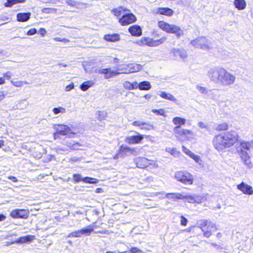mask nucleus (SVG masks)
<instances>
[{"instance_id":"nucleus-24","label":"nucleus","mask_w":253,"mask_h":253,"mask_svg":"<svg viewBox=\"0 0 253 253\" xmlns=\"http://www.w3.org/2000/svg\"><path fill=\"white\" fill-rule=\"evenodd\" d=\"M104 39L109 42H116L120 40V36L119 34H108L104 36Z\"/></svg>"},{"instance_id":"nucleus-27","label":"nucleus","mask_w":253,"mask_h":253,"mask_svg":"<svg viewBox=\"0 0 253 253\" xmlns=\"http://www.w3.org/2000/svg\"><path fill=\"white\" fill-rule=\"evenodd\" d=\"M229 127V124L226 122H222L218 124L215 128L216 131H227Z\"/></svg>"},{"instance_id":"nucleus-8","label":"nucleus","mask_w":253,"mask_h":253,"mask_svg":"<svg viewBox=\"0 0 253 253\" xmlns=\"http://www.w3.org/2000/svg\"><path fill=\"white\" fill-rule=\"evenodd\" d=\"M135 164L138 168L146 169L149 171L155 169L158 167L156 161L148 159L145 157L137 158L135 161Z\"/></svg>"},{"instance_id":"nucleus-52","label":"nucleus","mask_w":253,"mask_h":253,"mask_svg":"<svg viewBox=\"0 0 253 253\" xmlns=\"http://www.w3.org/2000/svg\"><path fill=\"white\" fill-rule=\"evenodd\" d=\"M195 227V226H192L189 227L184 229L183 230V231L187 232V233H190L192 232L193 228H194Z\"/></svg>"},{"instance_id":"nucleus-63","label":"nucleus","mask_w":253,"mask_h":253,"mask_svg":"<svg viewBox=\"0 0 253 253\" xmlns=\"http://www.w3.org/2000/svg\"><path fill=\"white\" fill-rule=\"evenodd\" d=\"M97 233H101V234H102V233H105V232H103V231H98V232H97Z\"/></svg>"},{"instance_id":"nucleus-60","label":"nucleus","mask_w":253,"mask_h":253,"mask_svg":"<svg viewBox=\"0 0 253 253\" xmlns=\"http://www.w3.org/2000/svg\"><path fill=\"white\" fill-rule=\"evenodd\" d=\"M73 2H74L70 0H69V1L68 2V4L70 5H73L74 4L72 3Z\"/></svg>"},{"instance_id":"nucleus-50","label":"nucleus","mask_w":253,"mask_h":253,"mask_svg":"<svg viewBox=\"0 0 253 253\" xmlns=\"http://www.w3.org/2000/svg\"><path fill=\"white\" fill-rule=\"evenodd\" d=\"M7 178L8 179L11 180L13 182L16 183V182H18L17 178L16 177L14 176H11V175L8 176L7 177Z\"/></svg>"},{"instance_id":"nucleus-62","label":"nucleus","mask_w":253,"mask_h":253,"mask_svg":"<svg viewBox=\"0 0 253 253\" xmlns=\"http://www.w3.org/2000/svg\"><path fill=\"white\" fill-rule=\"evenodd\" d=\"M114 62L118 63L119 61V59L117 58H115L114 59Z\"/></svg>"},{"instance_id":"nucleus-38","label":"nucleus","mask_w":253,"mask_h":253,"mask_svg":"<svg viewBox=\"0 0 253 253\" xmlns=\"http://www.w3.org/2000/svg\"><path fill=\"white\" fill-rule=\"evenodd\" d=\"M152 112L157 115H160L163 117H166V115L165 114V111L164 109H153L152 110Z\"/></svg>"},{"instance_id":"nucleus-42","label":"nucleus","mask_w":253,"mask_h":253,"mask_svg":"<svg viewBox=\"0 0 253 253\" xmlns=\"http://www.w3.org/2000/svg\"><path fill=\"white\" fill-rule=\"evenodd\" d=\"M131 253H143V251L136 247H131L129 250Z\"/></svg>"},{"instance_id":"nucleus-19","label":"nucleus","mask_w":253,"mask_h":253,"mask_svg":"<svg viewBox=\"0 0 253 253\" xmlns=\"http://www.w3.org/2000/svg\"><path fill=\"white\" fill-rule=\"evenodd\" d=\"M128 31L129 34L133 37H140L142 35V29L138 25H133L130 26L128 29Z\"/></svg>"},{"instance_id":"nucleus-11","label":"nucleus","mask_w":253,"mask_h":253,"mask_svg":"<svg viewBox=\"0 0 253 253\" xmlns=\"http://www.w3.org/2000/svg\"><path fill=\"white\" fill-rule=\"evenodd\" d=\"M191 44L195 48L202 49H209L210 46L205 37H198L191 42Z\"/></svg>"},{"instance_id":"nucleus-14","label":"nucleus","mask_w":253,"mask_h":253,"mask_svg":"<svg viewBox=\"0 0 253 253\" xmlns=\"http://www.w3.org/2000/svg\"><path fill=\"white\" fill-rule=\"evenodd\" d=\"M132 125L135 127H138L140 129L145 131H150L154 129V126L145 122L134 121L132 123Z\"/></svg>"},{"instance_id":"nucleus-6","label":"nucleus","mask_w":253,"mask_h":253,"mask_svg":"<svg viewBox=\"0 0 253 253\" xmlns=\"http://www.w3.org/2000/svg\"><path fill=\"white\" fill-rule=\"evenodd\" d=\"M159 36L158 33H153V37H143L140 40V42L141 44L147 45L148 46H157L163 43L167 40L166 37H161L157 39Z\"/></svg>"},{"instance_id":"nucleus-41","label":"nucleus","mask_w":253,"mask_h":253,"mask_svg":"<svg viewBox=\"0 0 253 253\" xmlns=\"http://www.w3.org/2000/svg\"><path fill=\"white\" fill-rule=\"evenodd\" d=\"M188 220L184 216L181 215L180 216V225L182 226H185L187 225Z\"/></svg>"},{"instance_id":"nucleus-4","label":"nucleus","mask_w":253,"mask_h":253,"mask_svg":"<svg viewBox=\"0 0 253 253\" xmlns=\"http://www.w3.org/2000/svg\"><path fill=\"white\" fill-rule=\"evenodd\" d=\"M253 145V141H242L240 143V149L238 151V153L244 165L249 168L251 167V157L247 151H249Z\"/></svg>"},{"instance_id":"nucleus-26","label":"nucleus","mask_w":253,"mask_h":253,"mask_svg":"<svg viewBox=\"0 0 253 253\" xmlns=\"http://www.w3.org/2000/svg\"><path fill=\"white\" fill-rule=\"evenodd\" d=\"M166 197L173 202L183 199V195L180 193H168L166 194Z\"/></svg>"},{"instance_id":"nucleus-37","label":"nucleus","mask_w":253,"mask_h":253,"mask_svg":"<svg viewBox=\"0 0 253 253\" xmlns=\"http://www.w3.org/2000/svg\"><path fill=\"white\" fill-rule=\"evenodd\" d=\"M91 85L92 84L90 83L89 81L84 82L81 84L80 88L83 91H86L91 86Z\"/></svg>"},{"instance_id":"nucleus-5","label":"nucleus","mask_w":253,"mask_h":253,"mask_svg":"<svg viewBox=\"0 0 253 253\" xmlns=\"http://www.w3.org/2000/svg\"><path fill=\"white\" fill-rule=\"evenodd\" d=\"M158 26L167 33L175 34L177 38H180L184 35L183 30L176 25L170 24L164 21H159Z\"/></svg>"},{"instance_id":"nucleus-64","label":"nucleus","mask_w":253,"mask_h":253,"mask_svg":"<svg viewBox=\"0 0 253 253\" xmlns=\"http://www.w3.org/2000/svg\"><path fill=\"white\" fill-rule=\"evenodd\" d=\"M106 253H116L115 252H111V251H107L106 252Z\"/></svg>"},{"instance_id":"nucleus-46","label":"nucleus","mask_w":253,"mask_h":253,"mask_svg":"<svg viewBox=\"0 0 253 253\" xmlns=\"http://www.w3.org/2000/svg\"><path fill=\"white\" fill-rule=\"evenodd\" d=\"M54 40L56 42H68L70 41L67 39H65V38L61 39L59 37H56V38H54Z\"/></svg>"},{"instance_id":"nucleus-55","label":"nucleus","mask_w":253,"mask_h":253,"mask_svg":"<svg viewBox=\"0 0 253 253\" xmlns=\"http://www.w3.org/2000/svg\"><path fill=\"white\" fill-rule=\"evenodd\" d=\"M4 77H6L7 79H10L11 78L10 73L9 72L5 73L4 74Z\"/></svg>"},{"instance_id":"nucleus-47","label":"nucleus","mask_w":253,"mask_h":253,"mask_svg":"<svg viewBox=\"0 0 253 253\" xmlns=\"http://www.w3.org/2000/svg\"><path fill=\"white\" fill-rule=\"evenodd\" d=\"M182 150L187 155H188L190 157L192 155V154L193 153L192 152H191L190 150L186 148L185 146H182Z\"/></svg>"},{"instance_id":"nucleus-30","label":"nucleus","mask_w":253,"mask_h":253,"mask_svg":"<svg viewBox=\"0 0 253 253\" xmlns=\"http://www.w3.org/2000/svg\"><path fill=\"white\" fill-rule=\"evenodd\" d=\"M234 4L238 10H243L246 6V3L245 0H234Z\"/></svg>"},{"instance_id":"nucleus-9","label":"nucleus","mask_w":253,"mask_h":253,"mask_svg":"<svg viewBox=\"0 0 253 253\" xmlns=\"http://www.w3.org/2000/svg\"><path fill=\"white\" fill-rule=\"evenodd\" d=\"M175 136L181 141H190L194 138V134L190 129L180 128L174 131Z\"/></svg>"},{"instance_id":"nucleus-51","label":"nucleus","mask_w":253,"mask_h":253,"mask_svg":"<svg viewBox=\"0 0 253 253\" xmlns=\"http://www.w3.org/2000/svg\"><path fill=\"white\" fill-rule=\"evenodd\" d=\"M39 32L42 36H44L46 33V31L44 28H41L39 29Z\"/></svg>"},{"instance_id":"nucleus-43","label":"nucleus","mask_w":253,"mask_h":253,"mask_svg":"<svg viewBox=\"0 0 253 253\" xmlns=\"http://www.w3.org/2000/svg\"><path fill=\"white\" fill-rule=\"evenodd\" d=\"M37 32V29L35 28H31V29H29L27 31L26 34L28 36H32V35H34L35 34H36Z\"/></svg>"},{"instance_id":"nucleus-31","label":"nucleus","mask_w":253,"mask_h":253,"mask_svg":"<svg viewBox=\"0 0 253 253\" xmlns=\"http://www.w3.org/2000/svg\"><path fill=\"white\" fill-rule=\"evenodd\" d=\"M160 96L164 99H166L173 102L176 101V99L172 94L167 93L165 91L161 92L160 94Z\"/></svg>"},{"instance_id":"nucleus-2","label":"nucleus","mask_w":253,"mask_h":253,"mask_svg":"<svg viewBox=\"0 0 253 253\" xmlns=\"http://www.w3.org/2000/svg\"><path fill=\"white\" fill-rule=\"evenodd\" d=\"M208 76L212 81L217 80L224 86H230L235 82L234 75L227 72L223 68L217 67L212 69L208 73Z\"/></svg>"},{"instance_id":"nucleus-13","label":"nucleus","mask_w":253,"mask_h":253,"mask_svg":"<svg viewBox=\"0 0 253 253\" xmlns=\"http://www.w3.org/2000/svg\"><path fill=\"white\" fill-rule=\"evenodd\" d=\"M56 126L57 127H55V132L53 133L54 139L58 138L60 135H66L70 133L71 130L68 126L62 124Z\"/></svg>"},{"instance_id":"nucleus-33","label":"nucleus","mask_w":253,"mask_h":253,"mask_svg":"<svg viewBox=\"0 0 253 253\" xmlns=\"http://www.w3.org/2000/svg\"><path fill=\"white\" fill-rule=\"evenodd\" d=\"M81 236H89L93 231V228H82L80 229Z\"/></svg>"},{"instance_id":"nucleus-59","label":"nucleus","mask_w":253,"mask_h":253,"mask_svg":"<svg viewBox=\"0 0 253 253\" xmlns=\"http://www.w3.org/2000/svg\"><path fill=\"white\" fill-rule=\"evenodd\" d=\"M4 142L3 140H0V148H1L4 145Z\"/></svg>"},{"instance_id":"nucleus-53","label":"nucleus","mask_w":253,"mask_h":253,"mask_svg":"<svg viewBox=\"0 0 253 253\" xmlns=\"http://www.w3.org/2000/svg\"><path fill=\"white\" fill-rule=\"evenodd\" d=\"M5 97V93L4 91L0 90V102Z\"/></svg>"},{"instance_id":"nucleus-44","label":"nucleus","mask_w":253,"mask_h":253,"mask_svg":"<svg viewBox=\"0 0 253 253\" xmlns=\"http://www.w3.org/2000/svg\"><path fill=\"white\" fill-rule=\"evenodd\" d=\"M12 84L16 87H20L23 85V82L22 81H12Z\"/></svg>"},{"instance_id":"nucleus-16","label":"nucleus","mask_w":253,"mask_h":253,"mask_svg":"<svg viewBox=\"0 0 253 253\" xmlns=\"http://www.w3.org/2000/svg\"><path fill=\"white\" fill-rule=\"evenodd\" d=\"M135 151L134 148H131L127 146L122 145L118 150L117 154L115 156V158L119 157H123L127 155L128 153L132 154Z\"/></svg>"},{"instance_id":"nucleus-3","label":"nucleus","mask_w":253,"mask_h":253,"mask_svg":"<svg viewBox=\"0 0 253 253\" xmlns=\"http://www.w3.org/2000/svg\"><path fill=\"white\" fill-rule=\"evenodd\" d=\"M129 10L121 6L114 8L112 10L113 15L118 18V22L122 26H127L135 23L137 21L136 16Z\"/></svg>"},{"instance_id":"nucleus-40","label":"nucleus","mask_w":253,"mask_h":253,"mask_svg":"<svg viewBox=\"0 0 253 253\" xmlns=\"http://www.w3.org/2000/svg\"><path fill=\"white\" fill-rule=\"evenodd\" d=\"M65 109L62 107L54 108L53 109V112L54 114H57L59 113H64Z\"/></svg>"},{"instance_id":"nucleus-35","label":"nucleus","mask_w":253,"mask_h":253,"mask_svg":"<svg viewBox=\"0 0 253 253\" xmlns=\"http://www.w3.org/2000/svg\"><path fill=\"white\" fill-rule=\"evenodd\" d=\"M97 119L99 121L104 120L107 116V113L106 111H98L97 112Z\"/></svg>"},{"instance_id":"nucleus-18","label":"nucleus","mask_w":253,"mask_h":253,"mask_svg":"<svg viewBox=\"0 0 253 253\" xmlns=\"http://www.w3.org/2000/svg\"><path fill=\"white\" fill-rule=\"evenodd\" d=\"M237 188L239 190L245 195H251L253 194V187L244 182H242L240 184L237 185Z\"/></svg>"},{"instance_id":"nucleus-45","label":"nucleus","mask_w":253,"mask_h":253,"mask_svg":"<svg viewBox=\"0 0 253 253\" xmlns=\"http://www.w3.org/2000/svg\"><path fill=\"white\" fill-rule=\"evenodd\" d=\"M190 158L194 160L197 163H198L200 161H201L200 157L198 155L195 154L194 153L190 156Z\"/></svg>"},{"instance_id":"nucleus-39","label":"nucleus","mask_w":253,"mask_h":253,"mask_svg":"<svg viewBox=\"0 0 253 253\" xmlns=\"http://www.w3.org/2000/svg\"><path fill=\"white\" fill-rule=\"evenodd\" d=\"M73 176V181L75 183H78L81 181H83V178L81 177V176L80 174H74Z\"/></svg>"},{"instance_id":"nucleus-22","label":"nucleus","mask_w":253,"mask_h":253,"mask_svg":"<svg viewBox=\"0 0 253 253\" xmlns=\"http://www.w3.org/2000/svg\"><path fill=\"white\" fill-rule=\"evenodd\" d=\"M31 15V13L30 12L18 13L16 14V20L18 22H27L30 19Z\"/></svg>"},{"instance_id":"nucleus-10","label":"nucleus","mask_w":253,"mask_h":253,"mask_svg":"<svg viewBox=\"0 0 253 253\" xmlns=\"http://www.w3.org/2000/svg\"><path fill=\"white\" fill-rule=\"evenodd\" d=\"M176 180L185 185H192L193 183L192 175L186 171H179L175 174Z\"/></svg>"},{"instance_id":"nucleus-15","label":"nucleus","mask_w":253,"mask_h":253,"mask_svg":"<svg viewBox=\"0 0 253 253\" xmlns=\"http://www.w3.org/2000/svg\"><path fill=\"white\" fill-rule=\"evenodd\" d=\"M122 73L119 72V70H113L110 68H103L99 71V74L104 75V78L106 79L112 78Z\"/></svg>"},{"instance_id":"nucleus-25","label":"nucleus","mask_w":253,"mask_h":253,"mask_svg":"<svg viewBox=\"0 0 253 253\" xmlns=\"http://www.w3.org/2000/svg\"><path fill=\"white\" fill-rule=\"evenodd\" d=\"M173 123L175 125L174 127L173 131L181 128V126L185 124L186 120L184 118H180L179 117H175L172 119Z\"/></svg>"},{"instance_id":"nucleus-49","label":"nucleus","mask_w":253,"mask_h":253,"mask_svg":"<svg viewBox=\"0 0 253 253\" xmlns=\"http://www.w3.org/2000/svg\"><path fill=\"white\" fill-rule=\"evenodd\" d=\"M198 90L202 93H206V87L204 86H197V87Z\"/></svg>"},{"instance_id":"nucleus-48","label":"nucleus","mask_w":253,"mask_h":253,"mask_svg":"<svg viewBox=\"0 0 253 253\" xmlns=\"http://www.w3.org/2000/svg\"><path fill=\"white\" fill-rule=\"evenodd\" d=\"M74 87V84L73 82H71L69 84L67 85L65 87V90L67 91H70L72 89H73Z\"/></svg>"},{"instance_id":"nucleus-17","label":"nucleus","mask_w":253,"mask_h":253,"mask_svg":"<svg viewBox=\"0 0 253 253\" xmlns=\"http://www.w3.org/2000/svg\"><path fill=\"white\" fill-rule=\"evenodd\" d=\"M144 136L142 134H138L127 136L125 139V141L128 144H135L141 143Z\"/></svg>"},{"instance_id":"nucleus-54","label":"nucleus","mask_w":253,"mask_h":253,"mask_svg":"<svg viewBox=\"0 0 253 253\" xmlns=\"http://www.w3.org/2000/svg\"><path fill=\"white\" fill-rule=\"evenodd\" d=\"M6 216L2 213L0 214V222L5 220Z\"/></svg>"},{"instance_id":"nucleus-29","label":"nucleus","mask_w":253,"mask_h":253,"mask_svg":"<svg viewBox=\"0 0 253 253\" xmlns=\"http://www.w3.org/2000/svg\"><path fill=\"white\" fill-rule=\"evenodd\" d=\"M6 1L4 3L3 5L6 7H11L13 5L24 3L26 0H6Z\"/></svg>"},{"instance_id":"nucleus-32","label":"nucleus","mask_w":253,"mask_h":253,"mask_svg":"<svg viewBox=\"0 0 253 253\" xmlns=\"http://www.w3.org/2000/svg\"><path fill=\"white\" fill-rule=\"evenodd\" d=\"M138 87L140 90H149L151 88V84L148 81H143L138 84Z\"/></svg>"},{"instance_id":"nucleus-61","label":"nucleus","mask_w":253,"mask_h":253,"mask_svg":"<svg viewBox=\"0 0 253 253\" xmlns=\"http://www.w3.org/2000/svg\"><path fill=\"white\" fill-rule=\"evenodd\" d=\"M222 236V235L220 233H218L217 234H216V237L218 238L221 237Z\"/></svg>"},{"instance_id":"nucleus-23","label":"nucleus","mask_w":253,"mask_h":253,"mask_svg":"<svg viewBox=\"0 0 253 253\" xmlns=\"http://www.w3.org/2000/svg\"><path fill=\"white\" fill-rule=\"evenodd\" d=\"M157 13L167 16H171L173 13V10L169 7H158L157 9Z\"/></svg>"},{"instance_id":"nucleus-12","label":"nucleus","mask_w":253,"mask_h":253,"mask_svg":"<svg viewBox=\"0 0 253 253\" xmlns=\"http://www.w3.org/2000/svg\"><path fill=\"white\" fill-rule=\"evenodd\" d=\"M10 216L16 219H27L29 216V211L26 209H14L11 211Z\"/></svg>"},{"instance_id":"nucleus-1","label":"nucleus","mask_w":253,"mask_h":253,"mask_svg":"<svg viewBox=\"0 0 253 253\" xmlns=\"http://www.w3.org/2000/svg\"><path fill=\"white\" fill-rule=\"evenodd\" d=\"M239 135L233 131L220 133L214 136L212 144L214 148L218 151L230 148L239 140Z\"/></svg>"},{"instance_id":"nucleus-21","label":"nucleus","mask_w":253,"mask_h":253,"mask_svg":"<svg viewBox=\"0 0 253 253\" xmlns=\"http://www.w3.org/2000/svg\"><path fill=\"white\" fill-rule=\"evenodd\" d=\"M185 202L190 204H199L201 203V199L199 196L194 195H183V199Z\"/></svg>"},{"instance_id":"nucleus-34","label":"nucleus","mask_w":253,"mask_h":253,"mask_svg":"<svg viewBox=\"0 0 253 253\" xmlns=\"http://www.w3.org/2000/svg\"><path fill=\"white\" fill-rule=\"evenodd\" d=\"M83 181L85 183L96 184L98 182V180L89 177H85L83 178Z\"/></svg>"},{"instance_id":"nucleus-36","label":"nucleus","mask_w":253,"mask_h":253,"mask_svg":"<svg viewBox=\"0 0 253 253\" xmlns=\"http://www.w3.org/2000/svg\"><path fill=\"white\" fill-rule=\"evenodd\" d=\"M81 237L80 229L73 231L68 235V238H80Z\"/></svg>"},{"instance_id":"nucleus-56","label":"nucleus","mask_w":253,"mask_h":253,"mask_svg":"<svg viewBox=\"0 0 253 253\" xmlns=\"http://www.w3.org/2000/svg\"><path fill=\"white\" fill-rule=\"evenodd\" d=\"M128 66H130V69H131V70L129 71L130 72H135L137 71L136 70L134 69L133 67H132L133 66V64H130Z\"/></svg>"},{"instance_id":"nucleus-57","label":"nucleus","mask_w":253,"mask_h":253,"mask_svg":"<svg viewBox=\"0 0 253 253\" xmlns=\"http://www.w3.org/2000/svg\"><path fill=\"white\" fill-rule=\"evenodd\" d=\"M5 83V80L2 77H0V85Z\"/></svg>"},{"instance_id":"nucleus-20","label":"nucleus","mask_w":253,"mask_h":253,"mask_svg":"<svg viewBox=\"0 0 253 253\" xmlns=\"http://www.w3.org/2000/svg\"><path fill=\"white\" fill-rule=\"evenodd\" d=\"M36 239L35 235H28L25 236H22L19 237L18 239L13 241V244H24L27 243H30Z\"/></svg>"},{"instance_id":"nucleus-7","label":"nucleus","mask_w":253,"mask_h":253,"mask_svg":"<svg viewBox=\"0 0 253 253\" xmlns=\"http://www.w3.org/2000/svg\"><path fill=\"white\" fill-rule=\"evenodd\" d=\"M199 228L202 230L204 237L207 238H210L217 230L215 224L207 219H202L200 221Z\"/></svg>"},{"instance_id":"nucleus-28","label":"nucleus","mask_w":253,"mask_h":253,"mask_svg":"<svg viewBox=\"0 0 253 253\" xmlns=\"http://www.w3.org/2000/svg\"><path fill=\"white\" fill-rule=\"evenodd\" d=\"M124 87L128 90H132L138 88V84L136 82L131 83L129 81H126L124 83Z\"/></svg>"},{"instance_id":"nucleus-58","label":"nucleus","mask_w":253,"mask_h":253,"mask_svg":"<svg viewBox=\"0 0 253 253\" xmlns=\"http://www.w3.org/2000/svg\"><path fill=\"white\" fill-rule=\"evenodd\" d=\"M102 189L101 188H97L95 190V192L97 193H100L102 191Z\"/></svg>"}]
</instances>
